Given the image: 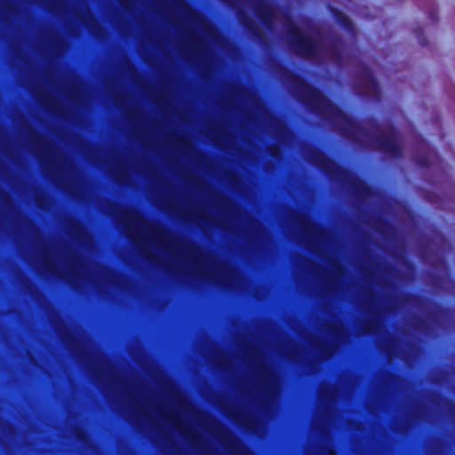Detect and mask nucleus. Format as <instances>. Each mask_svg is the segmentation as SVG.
<instances>
[{
  "label": "nucleus",
  "mask_w": 455,
  "mask_h": 455,
  "mask_svg": "<svg viewBox=\"0 0 455 455\" xmlns=\"http://www.w3.org/2000/svg\"><path fill=\"white\" fill-rule=\"evenodd\" d=\"M376 241L371 236V249ZM377 263L371 251V455H373V344L378 343L387 359V365L380 371V384L384 394L392 396L398 387L399 375L395 360L399 353L398 339L393 331V318L398 313L397 283L395 281L398 270L391 262L380 267V276H376Z\"/></svg>",
  "instance_id": "1"
},
{
  "label": "nucleus",
  "mask_w": 455,
  "mask_h": 455,
  "mask_svg": "<svg viewBox=\"0 0 455 455\" xmlns=\"http://www.w3.org/2000/svg\"><path fill=\"white\" fill-rule=\"evenodd\" d=\"M399 204L397 196L378 189L371 180V235L381 239V251L394 259L400 257L397 246L398 228L391 219Z\"/></svg>",
  "instance_id": "2"
},
{
  "label": "nucleus",
  "mask_w": 455,
  "mask_h": 455,
  "mask_svg": "<svg viewBox=\"0 0 455 455\" xmlns=\"http://www.w3.org/2000/svg\"><path fill=\"white\" fill-rule=\"evenodd\" d=\"M375 124V120L371 116V129ZM378 150L387 159L400 160L403 156L401 145V135L393 125L381 131L379 134L371 131V149Z\"/></svg>",
  "instance_id": "3"
},
{
  "label": "nucleus",
  "mask_w": 455,
  "mask_h": 455,
  "mask_svg": "<svg viewBox=\"0 0 455 455\" xmlns=\"http://www.w3.org/2000/svg\"><path fill=\"white\" fill-rule=\"evenodd\" d=\"M409 298L415 302L418 305H422L427 302H429L433 304L435 307V312H429L427 315L426 319H419L417 323V328H419L421 331H427L428 329V323H433L435 325H440V317L444 316L449 313V308L443 306L440 303L434 302L428 299H426L420 295L409 293Z\"/></svg>",
  "instance_id": "4"
},
{
  "label": "nucleus",
  "mask_w": 455,
  "mask_h": 455,
  "mask_svg": "<svg viewBox=\"0 0 455 455\" xmlns=\"http://www.w3.org/2000/svg\"><path fill=\"white\" fill-rule=\"evenodd\" d=\"M294 41L298 44V48L303 54H309V52L311 51L312 48V42L310 38L301 34H296Z\"/></svg>",
  "instance_id": "5"
},
{
  "label": "nucleus",
  "mask_w": 455,
  "mask_h": 455,
  "mask_svg": "<svg viewBox=\"0 0 455 455\" xmlns=\"http://www.w3.org/2000/svg\"><path fill=\"white\" fill-rule=\"evenodd\" d=\"M379 98V82L377 77L371 72V102H374Z\"/></svg>",
  "instance_id": "6"
},
{
  "label": "nucleus",
  "mask_w": 455,
  "mask_h": 455,
  "mask_svg": "<svg viewBox=\"0 0 455 455\" xmlns=\"http://www.w3.org/2000/svg\"><path fill=\"white\" fill-rule=\"evenodd\" d=\"M415 35L419 42V44L423 46L427 45V37L425 36L424 35V32H423V29L422 28H416L415 29Z\"/></svg>",
  "instance_id": "7"
},
{
  "label": "nucleus",
  "mask_w": 455,
  "mask_h": 455,
  "mask_svg": "<svg viewBox=\"0 0 455 455\" xmlns=\"http://www.w3.org/2000/svg\"><path fill=\"white\" fill-rule=\"evenodd\" d=\"M429 18L434 21L436 22L438 20V13L437 11H431L429 13Z\"/></svg>",
  "instance_id": "8"
},
{
  "label": "nucleus",
  "mask_w": 455,
  "mask_h": 455,
  "mask_svg": "<svg viewBox=\"0 0 455 455\" xmlns=\"http://www.w3.org/2000/svg\"><path fill=\"white\" fill-rule=\"evenodd\" d=\"M418 164L419 166H422V167H428L429 166V163L427 159L425 158H420L417 161Z\"/></svg>",
  "instance_id": "9"
},
{
  "label": "nucleus",
  "mask_w": 455,
  "mask_h": 455,
  "mask_svg": "<svg viewBox=\"0 0 455 455\" xmlns=\"http://www.w3.org/2000/svg\"><path fill=\"white\" fill-rule=\"evenodd\" d=\"M371 65H372V64H373V62H374V60H373V57H372V56H371Z\"/></svg>",
  "instance_id": "10"
}]
</instances>
